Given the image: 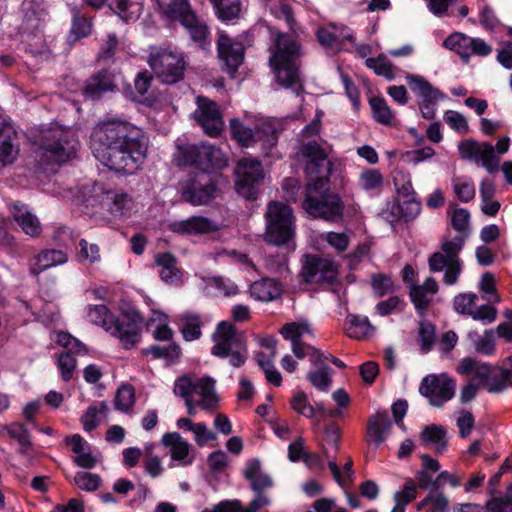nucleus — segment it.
Returning <instances> with one entry per match:
<instances>
[{
    "label": "nucleus",
    "mask_w": 512,
    "mask_h": 512,
    "mask_svg": "<svg viewBox=\"0 0 512 512\" xmlns=\"http://www.w3.org/2000/svg\"><path fill=\"white\" fill-rule=\"evenodd\" d=\"M76 150L74 133L61 127H53L43 135L36 156L43 165L62 164L72 158Z\"/></svg>",
    "instance_id": "0eeeda50"
},
{
    "label": "nucleus",
    "mask_w": 512,
    "mask_h": 512,
    "mask_svg": "<svg viewBox=\"0 0 512 512\" xmlns=\"http://www.w3.org/2000/svg\"><path fill=\"white\" fill-rule=\"evenodd\" d=\"M383 184V175L377 169H366L359 175L358 185L365 191H380Z\"/></svg>",
    "instance_id": "c03bdc74"
},
{
    "label": "nucleus",
    "mask_w": 512,
    "mask_h": 512,
    "mask_svg": "<svg viewBox=\"0 0 512 512\" xmlns=\"http://www.w3.org/2000/svg\"><path fill=\"white\" fill-rule=\"evenodd\" d=\"M215 192L216 186L211 181L207 183L192 182L183 188L182 197L193 205H203L214 197Z\"/></svg>",
    "instance_id": "7c9ffc66"
},
{
    "label": "nucleus",
    "mask_w": 512,
    "mask_h": 512,
    "mask_svg": "<svg viewBox=\"0 0 512 512\" xmlns=\"http://www.w3.org/2000/svg\"><path fill=\"white\" fill-rule=\"evenodd\" d=\"M65 443L71 447L72 452L75 454L73 458L74 463L81 468H93L97 460L91 453V447L81 435L74 434L65 439Z\"/></svg>",
    "instance_id": "c756f323"
},
{
    "label": "nucleus",
    "mask_w": 512,
    "mask_h": 512,
    "mask_svg": "<svg viewBox=\"0 0 512 512\" xmlns=\"http://www.w3.org/2000/svg\"><path fill=\"white\" fill-rule=\"evenodd\" d=\"M282 336L292 344V351L298 359L310 357L315 370L309 372L307 377L311 384L320 391H327L332 383V370L324 363L323 354L311 345L304 342L306 337L312 336V331L306 322H292L281 329Z\"/></svg>",
    "instance_id": "7ed1b4c3"
},
{
    "label": "nucleus",
    "mask_w": 512,
    "mask_h": 512,
    "mask_svg": "<svg viewBox=\"0 0 512 512\" xmlns=\"http://www.w3.org/2000/svg\"><path fill=\"white\" fill-rule=\"evenodd\" d=\"M180 331L186 341L197 340L201 337L202 320L199 314L184 312L180 318Z\"/></svg>",
    "instance_id": "ea45409f"
},
{
    "label": "nucleus",
    "mask_w": 512,
    "mask_h": 512,
    "mask_svg": "<svg viewBox=\"0 0 512 512\" xmlns=\"http://www.w3.org/2000/svg\"><path fill=\"white\" fill-rule=\"evenodd\" d=\"M213 6L216 14L223 21L237 18L241 11L240 0H220Z\"/></svg>",
    "instance_id": "8fccbe9b"
},
{
    "label": "nucleus",
    "mask_w": 512,
    "mask_h": 512,
    "mask_svg": "<svg viewBox=\"0 0 512 512\" xmlns=\"http://www.w3.org/2000/svg\"><path fill=\"white\" fill-rule=\"evenodd\" d=\"M228 164L226 155L213 145H199L197 167L207 171L209 169H221Z\"/></svg>",
    "instance_id": "72a5a7b5"
},
{
    "label": "nucleus",
    "mask_w": 512,
    "mask_h": 512,
    "mask_svg": "<svg viewBox=\"0 0 512 512\" xmlns=\"http://www.w3.org/2000/svg\"><path fill=\"white\" fill-rule=\"evenodd\" d=\"M148 64L163 83L174 84L184 77L186 63L182 54L160 50L150 54Z\"/></svg>",
    "instance_id": "ddd939ff"
},
{
    "label": "nucleus",
    "mask_w": 512,
    "mask_h": 512,
    "mask_svg": "<svg viewBox=\"0 0 512 512\" xmlns=\"http://www.w3.org/2000/svg\"><path fill=\"white\" fill-rule=\"evenodd\" d=\"M475 161L481 163L487 172L495 173L499 169L500 157L497 155L492 144L483 142L480 145Z\"/></svg>",
    "instance_id": "a19ab883"
},
{
    "label": "nucleus",
    "mask_w": 512,
    "mask_h": 512,
    "mask_svg": "<svg viewBox=\"0 0 512 512\" xmlns=\"http://www.w3.org/2000/svg\"><path fill=\"white\" fill-rule=\"evenodd\" d=\"M180 378H186L191 387L188 388V393L194 398L197 395L199 399L197 403L206 411H213L218 407L219 398L215 391V381L210 377H202L193 379L190 376L183 375Z\"/></svg>",
    "instance_id": "412c9836"
},
{
    "label": "nucleus",
    "mask_w": 512,
    "mask_h": 512,
    "mask_svg": "<svg viewBox=\"0 0 512 512\" xmlns=\"http://www.w3.org/2000/svg\"><path fill=\"white\" fill-rule=\"evenodd\" d=\"M106 200L111 202L110 211L114 215H123L131 209L132 199L124 192L108 191Z\"/></svg>",
    "instance_id": "de8ad7c7"
},
{
    "label": "nucleus",
    "mask_w": 512,
    "mask_h": 512,
    "mask_svg": "<svg viewBox=\"0 0 512 512\" xmlns=\"http://www.w3.org/2000/svg\"><path fill=\"white\" fill-rule=\"evenodd\" d=\"M345 331L348 337L362 340L369 337L374 328L367 317L348 315L345 320Z\"/></svg>",
    "instance_id": "58836bf2"
},
{
    "label": "nucleus",
    "mask_w": 512,
    "mask_h": 512,
    "mask_svg": "<svg viewBox=\"0 0 512 512\" xmlns=\"http://www.w3.org/2000/svg\"><path fill=\"white\" fill-rule=\"evenodd\" d=\"M452 182L453 191L461 202L468 203L474 199L476 191L474 183L471 180L462 181L461 178L455 177Z\"/></svg>",
    "instance_id": "6e6d98bb"
},
{
    "label": "nucleus",
    "mask_w": 512,
    "mask_h": 512,
    "mask_svg": "<svg viewBox=\"0 0 512 512\" xmlns=\"http://www.w3.org/2000/svg\"><path fill=\"white\" fill-rule=\"evenodd\" d=\"M365 64L379 76H383L388 80L394 78L393 65L387 60L385 55H379L376 58H367Z\"/></svg>",
    "instance_id": "864d4df0"
},
{
    "label": "nucleus",
    "mask_w": 512,
    "mask_h": 512,
    "mask_svg": "<svg viewBox=\"0 0 512 512\" xmlns=\"http://www.w3.org/2000/svg\"><path fill=\"white\" fill-rule=\"evenodd\" d=\"M189 387H191V385L186 378H177L174 384L173 391L175 395L184 399L188 414L190 416H194L196 414V407L199 406V404L197 403V400H195L191 395H189Z\"/></svg>",
    "instance_id": "3c124183"
},
{
    "label": "nucleus",
    "mask_w": 512,
    "mask_h": 512,
    "mask_svg": "<svg viewBox=\"0 0 512 512\" xmlns=\"http://www.w3.org/2000/svg\"><path fill=\"white\" fill-rule=\"evenodd\" d=\"M411 90L421 98L419 109L426 119H433L435 107L441 98V93L421 76L409 75L406 77Z\"/></svg>",
    "instance_id": "6ab92c4d"
},
{
    "label": "nucleus",
    "mask_w": 512,
    "mask_h": 512,
    "mask_svg": "<svg viewBox=\"0 0 512 512\" xmlns=\"http://www.w3.org/2000/svg\"><path fill=\"white\" fill-rule=\"evenodd\" d=\"M218 54L227 71L234 74L244 59V46L228 35L220 33L217 41Z\"/></svg>",
    "instance_id": "4be33fe9"
},
{
    "label": "nucleus",
    "mask_w": 512,
    "mask_h": 512,
    "mask_svg": "<svg viewBox=\"0 0 512 512\" xmlns=\"http://www.w3.org/2000/svg\"><path fill=\"white\" fill-rule=\"evenodd\" d=\"M92 31V23L91 20L80 15L78 11H76L73 15L72 27L70 34L68 36V42L73 45L81 38H85L90 35Z\"/></svg>",
    "instance_id": "37998d69"
},
{
    "label": "nucleus",
    "mask_w": 512,
    "mask_h": 512,
    "mask_svg": "<svg viewBox=\"0 0 512 512\" xmlns=\"http://www.w3.org/2000/svg\"><path fill=\"white\" fill-rule=\"evenodd\" d=\"M155 263L159 267V276L167 284H178L182 280L183 272L177 266V259L171 253L156 255Z\"/></svg>",
    "instance_id": "473e14b6"
},
{
    "label": "nucleus",
    "mask_w": 512,
    "mask_h": 512,
    "mask_svg": "<svg viewBox=\"0 0 512 512\" xmlns=\"http://www.w3.org/2000/svg\"><path fill=\"white\" fill-rule=\"evenodd\" d=\"M14 220L23 232L31 237H37L42 232V226L38 218L32 214L23 204H14L12 207Z\"/></svg>",
    "instance_id": "f704fd0d"
},
{
    "label": "nucleus",
    "mask_w": 512,
    "mask_h": 512,
    "mask_svg": "<svg viewBox=\"0 0 512 512\" xmlns=\"http://www.w3.org/2000/svg\"><path fill=\"white\" fill-rule=\"evenodd\" d=\"M56 342L66 349L65 352L59 355L57 366L62 380L68 382L73 378V373L77 366V361L73 354H85L87 350L83 343L65 332L57 334Z\"/></svg>",
    "instance_id": "f3484780"
},
{
    "label": "nucleus",
    "mask_w": 512,
    "mask_h": 512,
    "mask_svg": "<svg viewBox=\"0 0 512 512\" xmlns=\"http://www.w3.org/2000/svg\"><path fill=\"white\" fill-rule=\"evenodd\" d=\"M292 409L307 418H313L315 415V407L309 401L306 393L303 391L297 392L291 399Z\"/></svg>",
    "instance_id": "e2e57ef3"
},
{
    "label": "nucleus",
    "mask_w": 512,
    "mask_h": 512,
    "mask_svg": "<svg viewBox=\"0 0 512 512\" xmlns=\"http://www.w3.org/2000/svg\"><path fill=\"white\" fill-rule=\"evenodd\" d=\"M337 274L338 268L333 260L315 255L305 256L301 275L306 283L331 284L336 280Z\"/></svg>",
    "instance_id": "2eb2a0df"
},
{
    "label": "nucleus",
    "mask_w": 512,
    "mask_h": 512,
    "mask_svg": "<svg viewBox=\"0 0 512 512\" xmlns=\"http://www.w3.org/2000/svg\"><path fill=\"white\" fill-rule=\"evenodd\" d=\"M197 108L193 112L194 119L210 137H217L224 128L222 112L218 104L206 97L196 98Z\"/></svg>",
    "instance_id": "dca6fc26"
},
{
    "label": "nucleus",
    "mask_w": 512,
    "mask_h": 512,
    "mask_svg": "<svg viewBox=\"0 0 512 512\" xmlns=\"http://www.w3.org/2000/svg\"><path fill=\"white\" fill-rule=\"evenodd\" d=\"M369 102L372 109L373 118L381 124L391 125L394 118V113L387 105L386 101L381 97H372Z\"/></svg>",
    "instance_id": "49530a36"
},
{
    "label": "nucleus",
    "mask_w": 512,
    "mask_h": 512,
    "mask_svg": "<svg viewBox=\"0 0 512 512\" xmlns=\"http://www.w3.org/2000/svg\"><path fill=\"white\" fill-rule=\"evenodd\" d=\"M265 240L274 245L287 244L294 238V216L291 208L282 202H270L265 213Z\"/></svg>",
    "instance_id": "f8f14e48"
},
{
    "label": "nucleus",
    "mask_w": 512,
    "mask_h": 512,
    "mask_svg": "<svg viewBox=\"0 0 512 512\" xmlns=\"http://www.w3.org/2000/svg\"><path fill=\"white\" fill-rule=\"evenodd\" d=\"M429 508L428 512H447L449 500L442 492L428 494L423 500L417 503V510Z\"/></svg>",
    "instance_id": "a18cd8bd"
},
{
    "label": "nucleus",
    "mask_w": 512,
    "mask_h": 512,
    "mask_svg": "<svg viewBox=\"0 0 512 512\" xmlns=\"http://www.w3.org/2000/svg\"><path fill=\"white\" fill-rule=\"evenodd\" d=\"M67 261L68 256L62 250L44 249L33 257L29 270L32 275L38 276L42 272L57 265H62Z\"/></svg>",
    "instance_id": "c85d7f7f"
},
{
    "label": "nucleus",
    "mask_w": 512,
    "mask_h": 512,
    "mask_svg": "<svg viewBox=\"0 0 512 512\" xmlns=\"http://www.w3.org/2000/svg\"><path fill=\"white\" fill-rule=\"evenodd\" d=\"M90 139L95 157L117 173L133 174L146 158L145 137L126 121L104 119L93 128Z\"/></svg>",
    "instance_id": "f257e3e1"
},
{
    "label": "nucleus",
    "mask_w": 512,
    "mask_h": 512,
    "mask_svg": "<svg viewBox=\"0 0 512 512\" xmlns=\"http://www.w3.org/2000/svg\"><path fill=\"white\" fill-rule=\"evenodd\" d=\"M75 485L87 492L96 491L101 485V478L97 474L80 471L74 477Z\"/></svg>",
    "instance_id": "13d9d810"
},
{
    "label": "nucleus",
    "mask_w": 512,
    "mask_h": 512,
    "mask_svg": "<svg viewBox=\"0 0 512 512\" xmlns=\"http://www.w3.org/2000/svg\"><path fill=\"white\" fill-rule=\"evenodd\" d=\"M463 245L464 238L462 236H457L453 239H445L441 244V251L433 253L428 260L430 270L432 272H441L446 263L461 261L459 253Z\"/></svg>",
    "instance_id": "5701e85b"
},
{
    "label": "nucleus",
    "mask_w": 512,
    "mask_h": 512,
    "mask_svg": "<svg viewBox=\"0 0 512 512\" xmlns=\"http://www.w3.org/2000/svg\"><path fill=\"white\" fill-rule=\"evenodd\" d=\"M168 229L181 235H198L214 232L218 227L208 218L193 216L186 220L173 221L169 223Z\"/></svg>",
    "instance_id": "a878e982"
},
{
    "label": "nucleus",
    "mask_w": 512,
    "mask_h": 512,
    "mask_svg": "<svg viewBox=\"0 0 512 512\" xmlns=\"http://www.w3.org/2000/svg\"><path fill=\"white\" fill-rule=\"evenodd\" d=\"M303 209L315 218L337 221L343 215V203L338 194L328 192V184L321 186L306 185Z\"/></svg>",
    "instance_id": "9d476101"
},
{
    "label": "nucleus",
    "mask_w": 512,
    "mask_h": 512,
    "mask_svg": "<svg viewBox=\"0 0 512 512\" xmlns=\"http://www.w3.org/2000/svg\"><path fill=\"white\" fill-rule=\"evenodd\" d=\"M8 435L15 439L20 445V452L26 453L31 447L30 433L21 423H12L4 428Z\"/></svg>",
    "instance_id": "603ef678"
},
{
    "label": "nucleus",
    "mask_w": 512,
    "mask_h": 512,
    "mask_svg": "<svg viewBox=\"0 0 512 512\" xmlns=\"http://www.w3.org/2000/svg\"><path fill=\"white\" fill-rule=\"evenodd\" d=\"M235 174L237 192L246 198L252 195V188L264 178L260 161L251 157H244L237 163Z\"/></svg>",
    "instance_id": "a211bd4d"
},
{
    "label": "nucleus",
    "mask_w": 512,
    "mask_h": 512,
    "mask_svg": "<svg viewBox=\"0 0 512 512\" xmlns=\"http://www.w3.org/2000/svg\"><path fill=\"white\" fill-rule=\"evenodd\" d=\"M417 497V484L413 480H408L403 489L394 496L396 503L406 506Z\"/></svg>",
    "instance_id": "774afa93"
},
{
    "label": "nucleus",
    "mask_w": 512,
    "mask_h": 512,
    "mask_svg": "<svg viewBox=\"0 0 512 512\" xmlns=\"http://www.w3.org/2000/svg\"><path fill=\"white\" fill-rule=\"evenodd\" d=\"M198 156L199 145L187 144L177 147L174 160L178 165L197 167Z\"/></svg>",
    "instance_id": "09e8293b"
},
{
    "label": "nucleus",
    "mask_w": 512,
    "mask_h": 512,
    "mask_svg": "<svg viewBox=\"0 0 512 512\" xmlns=\"http://www.w3.org/2000/svg\"><path fill=\"white\" fill-rule=\"evenodd\" d=\"M243 476L249 481L251 490L256 494L246 508L239 500H225L206 508L201 512H257L271 503L266 490L274 484L272 477L263 471L259 459H251L246 463Z\"/></svg>",
    "instance_id": "20e7f679"
},
{
    "label": "nucleus",
    "mask_w": 512,
    "mask_h": 512,
    "mask_svg": "<svg viewBox=\"0 0 512 512\" xmlns=\"http://www.w3.org/2000/svg\"><path fill=\"white\" fill-rule=\"evenodd\" d=\"M162 444L169 448L172 460L181 465H189L193 462V455L190 453L191 445L178 433L169 432L163 435Z\"/></svg>",
    "instance_id": "bb28decb"
},
{
    "label": "nucleus",
    "mask_w": 512,
    "mask_h": 512,
    "mask_svg": "<svg viewBox=\"0 0 512 512\" xmlns=\"http://www.w3.org/2000/svg\"><path fill=\"white\" fill-rule=\"evenodd\" d=\"M475 293H459L453 299L455 311L461 315H470L477 300Z\"/></svg>",
    "instance_id": "bf43d9fd"
},
{
    "label": "nucleus",
    "mask_w": 512,
    "mask_h": 512,
    "mask_svg": "<svg viewBox=\"0 0 512 512\" xmlns=\"http://www.w3.org/2000/svg\"><path fill=\"white\" fill-rule=\"evenodd\" d=\"M78 260L82 263H96L100 261V248L95 243H89L85 239L79 241Z\"/></svg>",
    "instance_id": "4d7b16f0"
},
{
    "label": "nucleus",
    "mask_w": 512,
    "mask_h": 512,
    "mask_svg": "<svg viewBox=\"0 0 512 512\" xmlns=\"http://www.w3.org/2000/svg\"><path fill=\"white\" fill-rule=\"evenodd\" d=\"M391 428L387 412H377L370 416L367 423V441L379 446L386 439Z\"/></svg>",
    "instance_id": "2f4dec72"
},
{
    "label": "nucleus",
    "mask_w": 512,
    "mask_h": 512,
    "mask_svg": "<svg viewBox=\"0 0 512 512\" xmlns=\"http://www.w3.org/2000/svg\"><path fill=\"white\" fill-rule=\"evenodd\" d=\"M299 47L289 36L279 34L275 40V50L269 59L277 81L284 86H291L298 79L296 57Z\"/></svg>",
    "instance_id": "9b49d317"
},
{
    "label": "nucleus",
    "mask_w": 512,
    "mask_h": 512,
    "mask_svg": "<svg viewBox=\"0 0 512 512\" xmlns=\"http://www.w3.org/2000/svg\"><path fill=\"white\" fill-rule=\"evenodd\" d=\"M88 317L91 322L116 336L125 348H131L140 341L142 318L136 311L115 318L105 305H95L89 308Z\"/></svg>",
    "instance_id": "39448f33"
},
{
    "label": "nucleus",
    "mask_w": 512,
    "mask_h": 512,
    "mask_svg": "<svg viewBox=\"0 0 512 512\" xmlns=\"http://www.w3.org/2000/svg\"><path fill=\"white\" fill-rule=\"evenodd\" d=\"M371 286L376 296L382 297L394 291V283L390 276L377 273L371 276Z\"/></svg>",
    "instance_id": "680f3d73"
},
{
    "label": "nucleus",
    "mask_w": 512,
    "mask_h": 512,
    "mask_svg": "<svg viewBox=\"0 0 512 512\" xmlns=\"http://www.w3.org/2000/svg\"><path fill=\"white\" fill-rule=\"evenodd\" d=\"M110 9L124 22H135L143 12L142 0H110Z\"/></svg>",
    "instance_id": "e433bc0d"
},
{
    "label": "nucleus",
    "mask_w": 512,
    "mask_h": 512,
    "mask_svg": "<svg viewBox=\"0 0 512 512\" xmlns=\"http://www.w3.org/2000/svg\"><path fill=\"white\" fill-rule=\"evenodd\" d=\"M232 138L241 147H256L259 145L262 153L269 156L278 142V123L272 120L262 121L254 129L246 126L238 119L230 121Z\"/></svg>",
    "instance_id": "6e6552de"
},
{
    "label": "nucleus",
    "mask_w": 512,
    "mask_h": 512,
    "mask_svg": "<svg viewBox=\"0 0 512 512\" xmlns=\"http://www.w3.org/2000/svg\"><path fill=\"white\" fill-rule=\"evenodd\" d=\"M456 389V381L445 373L429 374L420 384L419 392L428 398L430 404L440 407L453 398Z\"/></svg>",
    "instance_id": "4468645a"
},
{
    "label": "nucleus",
    "mask_w": 512,
    "mask_h": 512,
    "mask_svg": "<svg viewBox=\"0 0 512 512\" xmlns=\"http://www.w3.org/2000/svg\"><path fill=\"white\" fill-rule=\"evenodd\" d=\"M444 45L456 51L462 58L468 59L470 55L487 56L492 52V48L480 38H472L463 33H454L445 41Z\"/></svg>",
    "instance_id": "aec40b11"
},
{
    "label": "nucleus",
    "mask_w": 512,
    "mask_h": 512,
    "mask_svg": "<svg viewBox=\"0 0 512 512\" xmlns=\"http://www.w3.org/2000/svg\"><path fill=\"white\" fill-rule=\"evenodd\" d=\"M298 156L304 161V173L310 188L329 183L332 163L328 160V151L322 144L316 140H300Z\"/></svg>",
    "instance_id": "1a4fd4ad"
},
{
    "label": "nucleus",
    "mask_w": 512,
    "mask_h": 512,
    "mask_svg": "<svg viewBox=\"0 0 512 512\" xmlns=\"http://www.w3.org/2000/svg\"><path fill=\"white\" fill-rule=\"evenodd\" d=\"M457 373L463 376H473L479 383L469 381L460 391V401L468 403L472 401L483 386L489 393H501L508 387H512V369H499L471 357L460 360L456 367Z\"/></svg>",
    "instance_id": "f03ea898"
},
{
    "label": "nucleus",
    "mask_w": 512,
    "mask_h": 512,
    "mask_svg": "<svg viewBox=\"0 0 512 512\" xmlns=\"http://www.w3.org/2000/svg\"><path fill=\"white\" fill-rule=\"evenodd\" d=\"M322 239L338 252H344L349 245V236L346 233L328 232L322 235Z\"/></svg>",
    "instance_id": "338daca9"
},
{
    "label": "nucleus",
    "mask_w": 512,
    "mask_h": 512,
    "mask_svg": "<svg viewBox=\"0 0 512 512\" xmlns=\"http://www.w3.org/2000/svg\"><path fill=\"white\" fill-rule=\"evenodd\" d=\"M211 354L219 358H229L233 367H241L247 359V343L243 332L228 322L221 321L212 335Z\"/></svg>",
    "instance_id": "423d86ee"
},
{
    "label": "nucleus",
    "mask_w": 512,
    "mask_h": 512,
    "mask_svg": "<svg viewBox=\"0 0 512 512\" xmlns=\"http://www.w3.org/2000/svg\"><path fill=\"white\" fill-rule=\"evenodd\" d=\"M399 216L405 221L415 219L421 211V203L415 197L405 198L398 206Z\"/></svg>",
    "instance_id": "0e129e2a"
},
{
    "label": "nucleus",
    "mask_w": 512,
    "mask_h": 512,
    "mask_svg": "<svg viewBox=\"0 0 512 512\" xmlns=\"http://www.w3.org/2000/svg\"><path fill=\"white\" fill-rule=\"evenodd\" d=\"M116 89L114 76L106 70H101L91 75L83 89L82 93L85 98L91 100L100 99L104 94L113 92Z\"/></svg>",
    "instance_id": "393cba45"
},
{
    "label": "nucleus",
    "mask_w": 512,
    "mask_h": 512,
    "mask_svg": "<svg viewBox=\"0 0 512 512\" xmlns=\"http://www.w3.org/2000/svg\"><path fill=\"white\" fill-rule=\"evenodd\" d=\"M107 412L108 404L104 401L89 406L81 417L83 429L86 432L94 430L100 423V416H106Z\"/></svg>",
    "instance_id": "79ce46f5"
},
{
    "label": "nucleus",
    "mask_w": 512,
    "mask_h": 512,
    "mask_svg": "<svg viewBox=\"0 0 512 512\" xmlns=\"http://www.w3.org/2000/svg\"><path fill=\"white\" fill-rule=\"evenodd\" d=\"M393 183L396 191L403 199L415 197V191L413 189L411 177L408 173L403 171H395L393 176Z\"/></svg>",
    "instance_id": "5fc2aeb1"
},
{
    "label": "nucleus",
    "mask_w": 512,
    "mask_h": 512,
    "mask_svg": "<svg viewBox=\"0 0 512 512\" xmlns=\"http://www.w3.org/2000/svg\"><path fill=\"white\" fill-rule=\"evenodd\" d=\"M135 393L134 389L129 385H124L117 390L115 396V407L123 412L129 411L134 405Z\"/></svg>",
    "instance_id": "052dcab7"
},
{
    "label": "nucleus",
    "mask_w": 512,
    "mask_h": 512,
    "mask_svg": "<svg viewBox=\"0 0 512 512\" xmlns=\"http://www.w3.org/2000/svg\"><path fill=\"white\" fill-rule=\"evenodd\" d=\"M250 293L257 300L269 302L281 295L282 287L276 280L264 278L251 285Z\"/></svg>",
    "instance_id": "4c0bfd02"
},
{
    "label": "nucleus",
    "mask_w": 512,
    "mask_h": 512,
    "mask_svg": "<svg viewBox=\"0 0 512 512\" xmlns=\"http://www.w3.org/2000/svg\"><path fill=\"white\" fill-rule=\"evenodd\" d=\"M438 291V283L433 277H427L421 284H411L409 297L418 313L427 311Z\"/></svg>",
    "instance_id": "b1692460"
},
{
    "label": "nucleus",
    "mask_w": 512,
    "mask_h": 512,
    "mask_svg": "<svg viewBox=\"0 0 512 512\" xmlns=\"http://www.w3.org/2000/svg\"><path fill=\"white\" fill-rule=\"evenodd\" d=\"M421 444L431 447L436 453L442 454L447 447V431L441 425L430 424L420 434Z\"/></svg>",
    "instance_id": "c9c22d12"
},
{
    "label": "nucleus",
    "mask_w": 512,
    "mask_h": 512,
    "mask_svg": "<svg viewBox=\"0 0 512 512\" xmlns=\"http://www.w3.org/2000/svg\"><path fill=\"white\" fill-rule=\"evenodd\" d=\"M16 131L0 115V165L12 164L18 155V147L15 145Z\"/></svg>",
    "instance_id": "cd10ccee"
},
{
    "label": "nucleus",
    "mask_w": 512,
    "mask_h": 512,
    "mask_svg": "<svg viewBox=\"0 0 512 512\" xmlns=\"http://www.w3.org/2000/svg\"><path fill=\"white\" fill-rule=\"evenodd\" d=\"M352 466H353V461L351 458H348V460L346 461V463L343 466L344 472L346 474V476H345V475H342V473L335 461L328 462V467L333 475V478L342 487L347 486L350 482L351 476L353 475Z\"/></svg>",
    "instance_id": "69168bd1"
}]
</instances>
